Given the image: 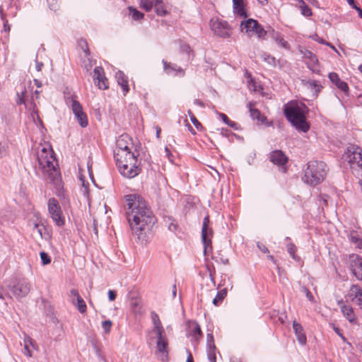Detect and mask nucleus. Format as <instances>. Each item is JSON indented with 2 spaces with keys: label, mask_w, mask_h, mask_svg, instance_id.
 Masks as SVG:
<instances>
[{
  "label": "nucleus",
  "mask_w": 362,
  "mask_h": 362,
  "mask_svg": "<svg viewBox=\"0 0 362 362\" xmlns=\"http://www.w3.org/2000/svg\"><path fill=\"white\" fill-rule=\"evenodd\" d=\"M93 82L95 86L100 90H106L109 88L108 79L105 75L104 69H93Z\"/></svg>",
  "instance_id": "15"
},
{
  "label": "nucleus",
  "mask_w": 362,
  "mask_h": 362,
  "mask_svg": "<svg viewBox=\"0 0 362 362\" xmlns=\"http://www.w3.org/2000/svg\"><path fill=\"white\" fill-rule=\"evenodd\" d=\"M217 262H221L223 264H228V259L227 258L221 257L219 259H216Z\"/></svg>",
  "instance_id": "59"
},
{
  "label": "nucleus",
  "mask_w": 362,
  "mask_h": 362,
  "mask_svg": "<svg viewBox=\"0 0 362 362\" xmlns=\"http://www.w3.org/2000/svg\"><path fill=\"white\" fill-rule=\"evenodd\" d=\"M49 214L56 226L61 227L65 223L62 210L58 200L54 197L49 198L47 202Z\"/></svg>",
  "instance_id": "7"
},
{
  "label": "nucleus",
  "mask_w": 362,
  "mask_h": 362,
  "mask_svg": "<svg viewBox=\"0 0 362 362\" xmlns=\"http://www.w3.org/2000/svg\"><path fill=\"white\" fill-rule=\"evenodd\" d=\"M242 33L247 34L250 37L257 35L260 39H264L267 31L259 23L252 18L243 21L240 23Z\"/></svg>",
  "instance_id": "6"
},
{
  "label": "nucleus",
  "mask_w": 362,
  "mask_h": 362,
  "mask_svg": "<svg viewBox=\"0 0 362 362\" xmlns=\"http://www.w3.org/2000/svg\"><path fill=\"white\" fill-rule=\"evenodd\" d=\"M300 2V9L302 15L304 16L308 17L312 15V11L310 8L305 3L303 0H299Z\"/></svg>",
  "instance_id": "38"
},
{
  "label": "nucleus",
  "mask_w": 362,
  "mask_h": 362,
  "mask_svg": "<svg viewBox=\"0 0 362 362\" xmlns=\"http://www.w3.org/2000/svg\"><path fill=\"white\" fill-rule=\"evenodd\" d=\"M181 49H182V52H186L187 54H189L190 52H191L190 47L188 45H186V44L182 45L181 46Z\"/></svg>",
  "instance_id": "57"
},
{
  "label": "nucleus",
  "mask_w": 362,
  "mask_h": 362,
  "mask_svg": "<svg viewBox=\"0 0 362 362\" xmlns=\"http://www.w3.org/2000/svg\"><path fill=\"white\" fill-rule=\"evenodd\" d=\"M194 104L196 105H198L201 107H204V104L202 101H201L199 99H195L194 100Z\"/></svg>",
  "instance_id": "58"
},
{
  "label": "nucleus",
  "mask_w": 362,
  "mask_h": 362,
  "mask_svg": "<svg viewBox=\"0 0 362 362\" xmlns=\"http://www.w3.org/2000/svg\"><path fill=\"white\" fill-rule=\"evenodd\" d=\"M206 344H215L214 337L212 333H207L206 334Z\"/></svg>",
  "instance_id": "52"
},
{
  "label": "nucleus",
  "mask_w": 362,
  "mask_h": 362,
  "mask_svg": "<svg viewBox=\"0 0 362 362\" xmlns=\"http://www.w3.org/2000/svg\"><path fill=\"white\" fill-rule=\"evenodd\" d=\"M219 117L221 118V119L226 124H228L230 119L228 117V116L226 114L219 113Z\"/></svg>",
  "instance_id": "55"
},
{
  "label": "nucleus",
  "mask_w": 362,
  "mask_h": 362,
  "mask_svg": "<svg viewBox=\"0 0 362 362\" xmlns=\"http://www.w3.org/2000/svg\"><path fill=\"white\" fill-rule=\"evenodd\" d=\"M208 358V360L210 361V362H216V354L215 355H213V354H210L209 356H207Z\"/></svg>",
  "instance_id": "60"
},
{
  "label": "nucleus",
  "mask_w": 362,
  "mask_h": 362,
  "mask_svg": "<svg viewBox=\"0 0 362 362\" xmlns=\"http://www.w3.org/2000/svg\"><path fill=\"white\" fill-rule=\"evenodd\" d=\"M124 198L127 204L126 216L132 234L141 244L146 243L156 223V218L146 200L139 194H130Z\"/></svg>",
  "instance_id": "1"
},
{
  "label": "nucleus",
  "mask_w": 362,
  "mask_h": 362,
  "mask_svg": "<svg viewBox=\"0 0 362 362\" xmlns=\"http://www.w3.org/2000/svg\"><path fill=\"white\" fill-rule=\"evenodd\" d=\"M270 160L274 164L281 166L286 163L288 158L282 151L276 150L272 152Z\"/></svg>",
  "instance_id": "20"
},
{
  "label": "nucleus",
  "mask_w": 362,
  "mask_h": 362,
  "mask_svg": "<svg viewBox=\"0 0 362 362\" xmlns=\"http://www.w3.org/2000/svg\"><path fill=\"white\" fill-rule=\"evenodd\" d=\"M210 25L212 31L217 35L224 38L230 36V29L226 21L219 19H212Z\"/></svg>",
  "instance_id": "12"
},
{
  "label": "nucleus",
  "mask_w": 362,
  "mask_h": 362,
  "mask_svg": "<svg viewBox=\"0 0 362 362\" xmlns=\"http://www.w3.org/2000/svg\"><path fill=\"white\" fill-rule=\"evenodd\" d=\"M176 294H177V288H176V285H175V284H174V285L173 286V288H172V295H173V298H175Z\"/></svg>",
  "instance_id": "62"
},
{
  "label": "nucleus",
  "mask_w": 362,
  "mask_h": 362,
  "mask_svg": "<svg viewBox=\"0 0 362 362\" xmlns=\"http://www.w3.org/2000/svg\"><path fill=\"white\" fill-rule=\"evenodd\" d=\"M305 57H308L310 59L313 65H314L315 64V62H317L316 57L312 52H310L309 51L306 52V53L305 54Z\"/></svg>",
  "instance_id": "48"
},
{
  "label": "nucleus",
  "mask_w": 362,
  "mask_h": 362,
  "mask_svg": "<svg viewBox=\"0 0 362 362\" xmlns=\"http://www.w3.org/2000/svg\"><path fill=\"white\" fill-rule=\"evenodd\" d=\"M275 41L277 42V44L281 46V47H284L285 49H288V42L281 37L279 34H276L274 37Z\"/></svg>",
  "instance_id": "40"
},
{
  "label": "nucleus",
  "mask_w": 362,
  "mask_h": 362,
  "mask_svg": "<svg viewBox=\"0 0 362 362\" xmlns=\"http://www.w3.org/2000/svg\"><path fill=\"white\" fill-rule=\"evenodd\" d=\"M329 78L337 88L343 91L346 95L349 94V88L347 83L341 80L337 74L334 72L329 73Z\"/></svg>",
  "instance_id": "19"
},
{
  "label": "nucleus",
  "mask_w": 362,
  "mask_h": 362,
  "mask_svg": "<svg viewBox=\"0 0 362 362\" xmlns=\"http://www.w3.org/2000/svg\"><path fill=\"white\" fill-rule=\"evenodd\" d=\"M156 335L157 355L162 361L167 362L168 361V342L167 337L164 333H158L156 334Z\"/></svg>",
  "instance_id": "10"
},
{
  "label": "nucleus",
  "mask_w": 362,
  "mask_h": 362,
  "mask_svg": "<svg viewBox=\"0 0 362 362\" xmlns=\"http://www.w3.org/2000/svg\"><path fill=\"white\" fill-rule=\"evenodd\" d=\"M349 296L352 300L356 299L357 304L362 308V288L359 286L353 284L350 288Z\"/></svg>",
  "instance_id": "22"
},
{
  "label": "nucleus",
  "mask_w": 362,
  "mask_h": 362,
  "mask_svg": "<svg viewBox=\"0 0 362 362\" xmlns=\"http://www.w3.org/2000/svg\"><path fill=\"white\" fill-rule=\"evenodd\" d=\"M117 297V292L114 290L108 291V299L110 301H113Z\"/></svg>",
  "instance_id": "51"
},
{
  "label": "nucleus",
  "mask_w": 362,
  "mask_h": 362,
  "mask_svg": "<svg viewBox=\"0 0 362 362\" xmlns=\"http://www.w3.org/2000/svg\"><path fill=\"white\" fill-rule=\"evenodd\" d=\"M341 310L344 315V316L351 322L356 323L355 314L353 308L346 305H343L341 306Z\"/></svg>",
  "instance_id": "27"
},
{
  "label": "nucleus",
  "mask_w": 362,
  "mask_h": 362,
  "mask_svg": "<svg viewBox=\"0 0 362 362\" xmlns=\"http://www.w3.org/2000/svg\"><path fill=\"white\" fill-rule=\"evenodd\" d=\"M156 0H141L140 6L146 11H150L153 7L155 6V1Z\"/></svg>",
  "instance_id": "39"
},
{
  "label": "nucleus",
  "mask_w": 362,
  "mask_h": 362,
  "mask_svg": "<svg viewBox=\"0 0 362 362\" xmlns=\"http://www.w3.org/2000/svg\"><path fill=\"white\" fill-rule=\"evenodd\" d=\"M257 247L264 253H268L269 252L268 248L264 245L258 243L257 244Z\"/></svg>",
  "instance_id": "56"
},
{
  "label": "nucleus",
  "mask_w": 362,
  "mask_h": 362,
  "mask_svg": "<svg viewBox=\"0 0 362 362\" xmlns=\"http://www.w3.org/2000/svg\"><path fill=\"white\" fill-rule=\"evenodd\" d=\"M165 74L170 77H183L185 76V69H164Z\"/></svg>",
  "instance_id": "33"
},
{
  "label": "nucleus",
  "mask_w": 362,
  "mask_h": 362,
  "mask_svg": "<svg viewBox=\"0 0 362 362\" xmlns=\"http://www.w3.org/2000/svg\"><path fill=\"white\" fill-rule=\"evenodd\" d=\"M227 125L235 130L238 129V126H239L238 124L235 122L230 120V119L229 120Z\"/></svg>",
  "instance_id": "54"
},
{
  "label": "nucleus",
  "mask_w": 362,
  "mask_h": 362,
  "mask_svg": "<svg viewBox=\"0 0 362 362\" xmlns=\"http://www.w3.org/2000/svg\"><path fill=\"white\" fill-rule=\"evenodd\" d=\"M120 153L114 154L116 165L119 173L124 177L134 178L141 171V168L137 164L136 156L134 153H127V157L119 158Z\"/></svg>",
  "instance_id": "4"
},
{
  "label": "nucleus",
  "mask_w": 362,
  "mask_h": 362,
  "mask_svg": "<svg viewBox=\"0 0 362 362\" xmlns=\"http://www.w3.org/2000/svg\"><path fill=\"white\" fill-rule=\"evenodd\" d=\"M33 347L34 349H36V343L35 341L28 336H26L24 338V348H23V354L28 357H31L32 354L30 349V347Z\"/></svg>",
  "instance_id": "28"
},
{
  "label": "nucleus",
  "mask_w": 362,
  "mask_h": 362,
  "mask_svg": "<svg viewBox=\"0 0 362 362\" xmlns=\"http://www.w3.org/2000/svg\"><path fill=\"white\" fill-rule=\"evenodd\" d=\"M233 9L236 16L243 18L247 17L245 0H233Z\"/></svg>",
  "instance_id": "21"
},
{
  "label": "nucleus",
  "mask_w": 362,
  "mask_h": 362,
  "mask_svg": "<svg viewBox=\"0 0 362 362\" xmlns=\"http://www.w3.org/2000/svg\"><path fill=\"white\" fill-rule=\"evenodd\" d=\"M168 221H169L168 226V230H170L171 232L175 233L178 229V226L175 223V221L173 218L171 219L169 218Z\"/></svg>",
  "instance_id": "44"
},
{
  "label": "nucleus",
  "mask_w": 362,
  "mask_h": 362,
  "mask_svg": "<svg viewBox=\"0 0 362 362\" xmlns=\"http://www.w3.org/2000/svg\"><path fill=\"white\" fill-rule=\"evenodd\" d=\"M306 107L298 105L285 106L284 115L287 120L296 130L306 133L310 129V124L306 121Z\"/></svg>",
  "instance_id": "3"
},
{
  "label": "nucleus",
  "mask_w": 362,
  "mask_h": 362,
  "mask_svg": "<svg viewBox=\"0 0 362 362\" xmlns=\"http://www.w3.org/2000/svg\"><path fill=\"white\" fill-rule=\"evenodd\" d=\"M69 296L70 297H74L73 298H76L77 299L78 298V296H81L78 292V291L75 288H72L71 291H70V293H69Z\"/></svg>",
  "instance_id": "53"
},
{
  "label": "nucleus",
  "mask_w": 362,
  "mask_h": 362,
  "mask_svg": "<svg viewBox=\"0 0 362 362\" xmlns=\"http://www.w3.org/2000/svg\"><path fill=\"white\" fill-rule=\"evenodd\" d=\"M352 241L356 245L357 247L362 249V238L357 237H352Z\"/></svg>",
  "instance_id": "49"
},
{
  "label": "nucleus",
  "mask_w": 362,
  "mask_h": 362,
  "mask_svg": "<svg viewBox=\"0 0 362 362\" xmlns=\"http://www.w3.org/2000/svg\"><path fill=\"white\" fill-rule=\"evenodd\" d=\"M130 310L136 315L142 314V305L140 300L136 298H132L130 301Z\"/></svg>",
  "instance_id": "29"
},
{
  "label": "nucleus",
  "mask_w": 362,
  "mask_h": 362,
  "mask_svg": "<svg viewBox=\"0 0 362 362\" xmlns=\"http://www.w3.org/2000/svg\"><path fill=\"white\" fill-rule=\"evenodd\" d=\"M115 78L118 86L122 88L124 95H126L129 91V81L127 76L124 73L119 70L116 73Z\"/></svg>",
  "instance_id": "18"
},
{
  "label": "nucleus",
  "mask_w": 362,
  "mask_h": 362,
  "mask_svg": "<svg viewBox=\"0 0 362 362\" xmlns=\"http://www.w3.org/2000/svg\"><path fill=\"white\" fill-rule=\"evenodd\" d=\"M41 261L43 265H46L50 263L51 259L47 253L45 252H40V253Z\"/></svg>",
  "instance_id": "43"
},
{
  "label": "nucleus",
  "mask_w": 362,
  "mask_h": 362,
  "mask_svg": "<svg viewBox=\"0 0 362 362\" xmlns=\"http://www.w3.org/2000/svg\"><path fill=\"white\" fill-rule=\"evenodd\" d=\"M155 10L158 15L160 16H165L167 14V11L163 4L162 0H156L155 1Z\"/></svg>",
  "instance_id": "34"
},
{
  "label": "nucleus",
  "mask_w": 362,
  "mask_h": 362,
  "mask_svg": "<svg viewBox=\"0 0 362 362\" xmlns=\"http://www.w3.org/2000/svg\"><path fill=\"white\" fill-rule=\"evenodd\" d=\"M151 320L153 324V332L155 334L164 333V329L158 314L152 311L151 313Z\"/></svg>",
  "instance_id": "26"
},
{
  "label": "nucleus",
  "mask_w": 362,
  "mask_h": 362,
  "mask_svg": "<svg viewBox=\"0 0 362 362\" xmlns=\"http://www.w3.org/2000/svg\"><path fill=\"white\" fill-rule=\"evenodd\" d=\"M206 353L207 356L211 354L213 355L216 354V346L215 344H206Z\"/></svg>",
  "instance_id": "47"
},
{
  "label": "nucleus",
  "mask_w": 362,
  "mask_h": 362,
  "mask_svg": "<svg viewBox=\"0 0 362 362\" xmlns=\"http://www.w3.org/2000/svg\"><path fill=\"white\" fill-rule=\"evenodd\" d=\"M117 150L115 152V154L119 153L120 155L119 158L121 159L127 157V153H132L128 146L124 143V140L122 139H119L117 141Z\"/></svg>",
  "instance_id": "25"
},
{
  "label": "nucleus",
  "mask_w": 362,
  "mask_h": 362,
  "mask_svg": "<svg viewBox=\"0 0 362 362\" xmlns=\"http://www.w3.org/2000/svg\"><path fill=\"white\" fill-rule=\"evenodd\" d=\"M209 216L204 217L202 223V240L204 245V254L206 253V251L209 247H211V238L212 236L213 231L209 227Z\"/></svg>",
  "instance_id": "13"
},
{
  "label": "nucleus",
  "mask_w": 362,
  "mask_h": 362,
  "mask_svg": "<svg viewBox=\"0 0 362 362\" xmlns=\"http://www.w3.org/2000/svg\"><path fill=\"white\" fill-rule=\"evenodd\" d=\"M189 335L192 337V342L197 344L202 337L201 327L197 321H193L189 325Z\"/></svg>",
  "instance_id": "17"
},
{
  "label": "nucleus",
  "mask_w": 362,
  "mask_h": 362,
  "mask_svg": "<svg viewBox=\"0 0 362 362\" xmlns=\"http://www.w3.org/2000/svg\"><path fill=\"white\" fill-rule=\"evenodd\" d=\"M47 2L51 10L57 11L59 8V5L54 2V0H47Z\"/></svg>",
  "instance_id": "50"
},
{
  "label": "nucleus",
  "mask_w": 362,
  "mask_h": 362,
  "mask_svg": "<svg viewBox=\"0 0 362 362\" xmlns=\"http://www.w3.org/2000/svg\"><path fill=\"white\" fill-rule=\"evenodd\" d=\"M165 153H166V156H167L169 159H170V157L172 156V153H171L170 150L169 149V148L166 146V147L165 148Z\"/></svg>",
  "instance_id": "61"
},
{
  "label": "nucleus",
  "mask_w": 362,
  "mask_h": 362,
  "mask_svg": "<svg viewBox=\"0 0 362 362\" xmlns=\"http://www.w3.org/2000/svg\"><path fill=\"white\" fill-rule=\"evenodd\" d=\"M328 171L325 163L318 160H310L307 163L302 180L311 187L320 184L326 177Z\"/></svg>",
  "instance_id": "2"
},
{
  "label": "nucleus",
  "mask_w": 362,
  "mask_h": 362,
  "mask_svg": "<svg viewBox=\"0 0 362 362\" xmlns=\"http://www.w3.org/2000/svg\"><path fill=\"white\" fill-rule=\"evenodd\" d=\"M71 110L77 122L81 127H86L88 124V118L86 113L83 111L81 105L73 98H71Z\"/></svg>",
  "instance_id": "11"
},
{
  "label": "nucleus",
  "mask_w": 362,
  "mask_h": 362,
  "mask_svg": "<svg viewBox=\"0 0 362 362\" xmlns=\"http://www.w3.org/2000/svg\"><path fill=\"white\" fill-rule=\"evenodd\" d=\"M26 94V91L25 90H23L21 91V93H17V96H18V100H17V103L18 104H24L25 102V95Z\"/></svg>",
  "instance_id": "46"
},
{
  "label": "nucleus",
  "mask_w": 362,
  "mask_h": 362,
  "mask_svg": "<svg viewBox=\"0 0 362 362\" xmlns=\"http://www.w3.org/2000/svg\"><path fill=\"white\" fill-rule=\"evenodd\" d=\"M76 300V303H75L74 298H71V303L77 306V309L81 313H84L87 308L85 301L81 296H78V298Z\"/></svg>",
  "instance_id": "32"
},
{
  "label": "nucleus",
  "mask_w": 362,
  "mask_h": 362,
  "mask_svg": "<svg viewBox=\"0 0 362 362\" xmlns=\"http://www.w3.org/2000/svg\"><path fill=\"white\" fill-rule=\"evenodd\" d=\"M188 115L189 116L190 120L192 123L194 125V127L199 129L202 127V124L199 122V120L196 118V117L194 115V114L190 110H188Z\"/></svg>",
  "instance_id": "42"
},
{
  "label": "nucleus",
  "mask_w": 362,
  "mask_h": 362,
  "mask_svg": "<svg viewBox=\"0 0 362 362\" xmlns=\"http://www.w3.org/2000/svg\"><path fill=\"white\" fill-rule=\"evenodd\" d=\"M302 85L309 90L314 97H317L322 88L320 82L313 79H302Z\"/></svg>",
  "instance_id": "16"
},
{
  "label": "nucleus",
  "mask_w": 362,
  "mask_h": 362,
  "mask_svg": "<svg viewBox=\"0 0 362 362\" xmlns=\"http://www.w3.org/2000/svg\"><path fill=\"white\" fill-rule=\"evenodd\" d=\"M300 292L303 293L306 298H308V300L310 302H313L314 301V296H313V294L311 293V292L309 291V289L303 286V285H300Z\"/></svg>",
  "instance_id": "41"
},
{
  "label": "nucleus",
  "mask_w": 362,
  "mask_h": 362,
  "mask_svg": "<svg viewBox=\"0 0 362 362\" xmlns=\"http://www.w3.org/2000/svg\"><path fill=\"white\" fill-rule=\"evenodd\" d=\"M7 288L18 300H21L30 293L31 284L24 276H14L7 281Z\"/></svg>",
  "instance_id": "5"
},
{
  "label": "nucleus",
  "mask_w": 362,
  "mask_h": 362,
  "mask_svg": "<svg viewBox=\"0 0 362 362\" xmlns=\"http://www.w3.org/2000/svg\"><path fill=\"white\" fill-rule=\"evenodd\" d=\"M227 292L228 291H227L226 288H223L221 291H219L216 293V296H215V298L213 299L212 303L215 306H218L222 303L223 299L226 297Z\"/></svg>",
  "instance_id": "31"
},
{
  "label": "nucleus",
  "mask_w": 362,
  "mask_h": 362,
  "mask_svg": "<svg viewBox=\"0 0 362 362\" xmlns=\"http://www.w3.org/2000/svg\"><path fill=\"white\" fill-rule=\"evenodd\" d=\"M129 16L132 17V18L134 21H140L143 19L144 15L143 13L140 12L135 8H133L132 6L129 7Z\"/></svg>",
  "instance_id": "35"
},
{
  "label": "nucleus",
  "mask_w": 362,
  "mask_h": 362,
  "mask_svg": "<svg viewBox=\"0 0 362 362\" xmlns=\"http://www.w3.org/2000/svg\"><path fill=\"white\" fill-rule=\"evenodd\" d=\"M35 229L37 230V232L39 233L42 238H45L46 240L49 237V233L47 232L46 228L43 225L35 223Z\"/></svg>",
  "instance_id": "37"
},
{
  "label": "nucleus",
  "mask_w": 362,
  "mask_h": 362,
  "mask_svg": "<svg viewBox=\"0 0 362 362\" xmlns=\"http://www.w3.org/2000/svg\"><path fill=\"white\" fill-rule=\"evenodd\" d=\"M285 243L286 244V248L288 254L292 257V259L296 260L297 256L296 255V245L291 242V238L289 237H286L284 240Z\"/></svg>",
  "instance_id": "30"
},
{
  "label": "nucleus",
  "mask_w": 362,
  "mask_h": 362,
  "mask_svg": "<svg viewBox=\"0 0 362 362\" xmlns=\"http://www.w3.org/2000/svg\"><path fill=\"white\" fill-rule=\"evenodd\" d=\"M253 105L254 103L252 101L248 102L247 104V107L249 109V112L252 119H257V121H259L262 124H266L267 117L262 116L260 111L258 109L253 108Z\"/></svg>",
  "instance_id": "23"
},
{
  "label": "nucleus",
  "mask_w": 362,
  "mask_h": 362,
  "mask_svg": "<svg viewBox=\"0 0 362 362\" xmlns=\"http://www.w3.org/2000/svg\"><path fill=\"white\" fill-rule=\"evenodd\" d=\"M42 153L37 156V161L40 167L44 173H47L49 176L54 177L57 175V170L54 165L52 156H48V153L45 148L42 149Z\"/></svg>",
  "instance_id": "9"
},
{
  "label": "nucleus",
  "mask_w": 362,
  "mask_h": 362,
  "mask_svg": "<svg viewBox=\"0 0 362 362\" xmlns=\"http://www.w3.org/2000/svg\"><path fill=\"white\" fill-rule=\"evenodd\" d=\"M344 158L350 164L351 168H362V150L356 145H349L344 152Z\"/></svg>",
  "instance_id": "8"
},
{
  "label": "nucleus",
  "mask_w": 362,
  "mask_h": 362,
  "mask_svg": "<svg viewBox=\"0 0 362 362\" xmlns=\"http://www.w3.org/2000/svg\"><path fill=\"white\" fill-rule=\"evenodd\" d=\"M112 327V321L110 320H105L102 322V327L105 333H109L110 332Z\"/></svg>",
  "instance_id": "45"
},
{
  "label": "nucleus",
  "mask_w": 362,
  "mask_h": 362,
  "mask_svg": "<svg viewBox=\"0 0 362 362\" xmlns=\"http://www.w3.org/2000/svg\"><path fill=\"white\" fill-rule=\"evenodd\" d=\"M245 76L247 78V86L250 88H252L253 90H257V86L255 79L252 78V74L248 72V69H245Z\"/></svg>",
  "instance_id": "36"
},
{
  "label": "nucleus",
  "mask_w": 362,
  "mask_h": 362,
  "mask_svg": "<svg viewBox=\"0 0 362 362\" xmlns=\"http://www.w3.org/2000/svg\"><path fill=\"white\" fill-rule=\"evenodd\" d=\"M350 267L356 278L362 281V257L356 254L349 255Z\"/></svg>",
  "instance_id": "14"
},
{
  "label": "nucleus",
  "mask_w": 362,
  "mask_h": 362,
  "mask_svg": "<svg viewBox=\"0 0 362 362\" xmlns=\"http://www.w3.org/2000/svg\"><path fill=\"white\" fill-rule=\"evenodd\" d=\"M353 8L358 11L359 17L362 18V9H361L356 5H354Z\"/></svg>",
  "instance_id": "64"
},
{
  "label": "nucleus",
  "mask_w": 362,
  "mask_h": 362,
  "mask_svg": "<svg viewBox=\"0 0 362 362\" xmlns=\"http://www.w3.org/2000/svg\"><path fill=\"white\" fill-rule=\"evenodd\" d=\"M293 329L294 330L295 334L296 336V338H297L298 342L301 345L305 344L307 338H306L305 333L303 332V328L302 325L300 323H298L296 321H293Z\"/></svg>",
  "instance_id": "24"
},
{
  "label": "nucleus",
  "mask_w": 362,
  "mask_h": 362,
  "mask_svg": "<svg viewBox=\"0 0 362 362\" xmlns=\"http://www.w3.org/2000/svg\"><path fill=\"white\" fill-rule=\"evenodd\" d=\"M34 83L37 88L42 87V82L38 79H34Z\"/></svg>",
  "instance_id": "63"
}]
</instances>
